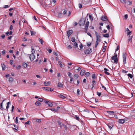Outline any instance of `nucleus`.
<instances>
[{"label": "nucleus", "mask_w": 135, "mask_h": 135, "mask_svg": "<svg viewBox=\"0 0 135 135\" xmlns=\"http://www.w3.org/2000/svg\"><path fill=\"white\" fill-rule=\"evenodd\" d=\"M89 75H90V73L89 72H86L85 73V75H86V77H88L89 76Z\"/></svg>", "instance_id": "37"}, {"label": "nucleus", "mask_w": 135, "mask_h": 135, "mask_svg": "<svg viewBox=\"0 0 135 135\" xmlns=\"http://www.w3.org/2000/svg\"><path fill=\"white\" fill-rule=\"evenodd\" d=\"M62 127L63 126V127H64L65 128V130H66L67 129V127L66 125H65L63 124H62Z\"/></svg>", "instance_id": "33"}, {"label": "nucleus", "mask_w": 135, "mask_h": 135, "mask_svg": "<svg viewBox=\"0 0 135 135\" xmlns=\"http://www.w3.org/2000/svg\"><path fill=\"white\" fill-rule=\"evenodd\" d=\"M67 48L68 49H70L72 48V47L71 45H69L68 46Z\"/></svg>", "instance_id": "54"}, {"label": "nucleus", "mask_w": 135, "mask_h": 135, "mask_svg": "<svg viewBox=\"0 0 135 135\" xmlns=\"http://www.w3.org/2000/svg\"><path fill=\"white\" fill-rule=\"evenodd\" d=\"M104 70L105 71V73L107 75H110V73H109L108 72H107V71H109V70H108L107 68H104Z\"/></svg>", "instance_id": "16"}, {"label": "nucleus", "mask_w": 135, "mask_h": 135, "mask_svg": "<svg viewBox=\"0 0 135 135\" xmlns=\"http://www.w3.org/2000/svg\"><path fill=\"white\" fill-rule=\"evenodd\" d=\"M13 80V79L12 77H10L9 78V82L11 83L12 82Z\"/></svg>", "instance_id": "31"}, {"label": "nucleus", "mask_w": 135, "mask_h": 135, "mask_svg": "<svg viewBox=\"0 0 135 135\" xmlns=\"http://www.w3.org/2000/svg\"><path fill=\"white\" fill-rule=\"evenodd\" d=\"M30 32H31V36H32L33 35H34L35 33L34 32H33V31H30Z\"/></svg>", "instance_id": "51"}, {"label": "nucleus", "mask_w": 135, "mask_h": 135, "mask_svg": "<svg viewBox=\"0 0 135 135\" xmlns=\"http://www.w3.org/2000/svg\"><path fill=\"white\" fill-rule=\"evenodd\" d=\"M35 104L37 106H40L41 105V103L38 101H37L35 103Z\"/></svg>", "instance_id": "20"}, {"label": "nucleus", "mask_w": 135, "mask_h": 135, "mask_svg": "<svg viewBox=\"0 0 135 135\" xmlns=\"http://www.w3.org/2000/svg\"><path fill=\"white\" fill-rule=\"evenodd\" d=\"M89 0H83L82 2L85 4H88L89 2Z\"/></svg>", "instance_id": "15"}, {"label": "nucleus", "mask_w": 135, "mask_h": 135, "mask_svg": "<svg viewBox=\"0 0 135 135\" xmlns=\"http://www.w3.org/2000/svg\"><path fill=\"white\" fill-rule=\"evenodd\" d=\"M31 49H32V54H33L34 53H35V51L34 50V49H33L32 48V46L31 47Z\"/></svg>", "instance_id": "38"}, {"label": "nucleus", "mask_w": 135, "mask_h": 135, "mask_svg": "<svg viewBox=\"0 0 135 135\" xmlns=\"http://www.w3.org/2000/svg\"><path fill=\"white\" fill-rule=\"evenodd\" d=\"M95 75L94 74H93L91 76V77L93 79H95Z\"/></svg>", "instance_id": "48"}, {"label": "nucleus", "mask_w": 135, "mask_h": 135, "mask_svg": "<svg viewBox=\"0 0 135 135\" xmlns=\"http://www.w3.org/2000/svg\"><path fill=\"white\" fill-rule=\"evenodd\" d=\"M98 42L99 41H98V40H97V41H96V43H95V48H96L97 45H98Z\"/></svg>", "instance_id": "40"}, {"label": "nucleus", "mask_w": 135, "mask_h": 135, "mask_svg": "<svg viewBox=\"0 0 135 135\" xmlns=\"http://www.w3.org/2000/svg\"><path fill=\"white\" fill-rule=\"evenodd\" d=\"M42 88L44 90H46V91H52L54 90V89H51V88H49V87H42Z\"/></svg>", "instance_id": "6"}, {"label": "nucleus", "mask_w": 135, "mask_h": 135, "mask_svg": "<svg viewBox=\"0 0 135 135\" xmlns=\"http://www.w3.org/2000/svg\"><path fill=\"white\" fill-rule=\"evenodd\" d=\"M71 41L73 42H75V39L74 37H73L71 38Z\"/></svg>", "instance_id": "34"}, {"label": "nucleus", "mask_w": 135, "mask_h": 135, "mask_svg": "<svg viewBox=\"0 0 135 135\" xmlns=\"http://www.w3.org/2000/svg\"><path fill=\"white\" fill-rule=\"evenodd\" d=\"M107 112L110 115H113L114 113V112L113 111H107Z\"/></svg>", "instance_id": "12"}, {"label": "nucleus", "mask_w": 135, "mask_h": 135, "mask_svg": "<svg viewBox=\"0 0 135 135\" xmlns=\"http://www.w3.org/2000/svg\"><path fill=\"white\" fill-rule=\"evenodd\" d=\"M92 51V49L89 48L85 50L84 51V52L85 54H90Z\"/></svg>", "instance_id": "3"}, {"label": "nucleus", "mask_w": 135, "mask_h": 135, "mask_svg": "<svg viewBox=\"0 0 135 135\" xmlns=\"http://www.w3.org/2000/svg\"><path fill=\"white\" fill-rule=\"evenodd\" d=\"M68 76L69 77H70L71 75V74L70 72H68Z\"/></svg>", "instance_id": "63"}, {"label": "nucleus", "mask_w": 135, "mask_h": 135, "mask_svg": "<svg viewBox=\"0 0 135 135\" xmlns=\"http://www.w3.org/2000/svg\"><path fill=\"white\" fill-rule=\"evenodd\" d=\"M58 96H59L60 98L62 99H64L66 97V96L62 95L61 94H59Z\"/></svg>", "instance_id": "11"}, {"label": "nucleus", "mask_w": 135, "mask_h": 135, "mask_svg": "<svg viewBox=\"0 0 135 135\" xmlns=\"http://www.w3.org/2000/svg\"><path fill=\"white\" fill-rule=\"evenodd\" d=\"M41 119H39L37 120H36V121L38 123H40L41 122Z\"/></svg>", "instance_id": "52"}, {"label": "nucleus", "mask_w": 135, "mask_h": 135, "mask_svg": "<svg viewBox=\"0 0 135 135\" xmlns=\"http://www.w3.org/2000/svg\"><path fill=\"white\" fill-rule=\"evenodd\" d=\"M38 41H39L40 43H41L42 44H43V40L40 38H39Z\"/></svg>", "instance_id": "39"}, {"label": "nucleus", "mask_w": 135, "mask_h": 135, "mask_svg": "<svg viewBox=\"0 0 135 135\" xmlns=\"http://www.w3.org/2000/svg\"><path fill=\"white\" fill-rule=\"evenodd\" d=\"M47 104L49 107H52L53 105L50 102H49Z\"/></svg>", "instance_id": "36"}, {"label": "nucleus", "mask_w": 135, "mask_h": 135, "mask_svg": "<svg viewBox=\"0 0 135 135\" xmlns=\"http://www.w3.org/2000/svg\"><path fill=\"white\" fill-rule=\"evenodd\" d=\"M128 77H129L131 78H132L133 77L132 75L130 74H128Z\"/></svg>", "instance_id": "42"}, {"label": "nucleus", "mask_w": 135, "mask_h": 135, "mask_svg": "<svg viewBox=\"0 0 135 135\" xmlns=\"http://www.w3.org/2000/svg\"><path fill=\"white\" fill-rule=\"evenodd\" d=\"M101 20L102 21H105L107 20V17H106L103 16H102L101 17Z\"/></svg>", "instance_id": "14"}, {"label": "nucleus", "mask_w": 135, "mask_h": 135, "mask_svg": "<svg viewBox=\"0 0 135 135\" xmlns=\"http://www.w3.org/2000/svg\"><path fill=\"white\" fill-rule=\"evenodd\" d=\"M80 92V90L79 89H78L77 93V94L78 95H79Z\"/></svg>", "instance_id": "53"}, {"label": "nucleus", "mask_w": 135, "mask_h": 135, "mask_svg": "<svg viewBox=\"0 0 135 135\" xmlns=\"http://www.w3.org/2000/svg\"><path fill=\"white\" fill-rule=\"evenodd\" d=\"M85 71L84 70H82L81 71L80 74L81 75H84Z\"/></svg>", "instance_id": "19"}, {"label": "nucleus", "mask_w": 135, "mask_h": 135, "mask_svg": "<svg viewBox=\"0 0 135 135\" xmlns=\"http://www.w3.org/2000/svg\"><path fill=\"white\" fill-rule=\"evenodd\" d=\"M120 1H121V2L123 3H126V0H120Z\"/></svg>", "instance_id": "43"}, {"label": "nucleus", "mask_w": 135, "mask_h": 135, "mask_svg": "<svg viewBox=\"0 0 135 135\" xmlns=\"http://www.w3.org/2000/svg\"><path fill=\"white\" fill-rule=\"evenodd\" d=\"M13 125L15 128H13V129L14 130L15 132H16L18 129V126L15 124H14Z\"/></svg>", "instance_id": "10"}, {"label": "nucleus", "mask_w": 135, "mask_h": 135, "mask_svg": "<svg viewBox=\"0 0 135 135\" xmlns=\"http://www.w3.org/2000/svg\"><path fill=\"white\" fill-rule=\"evenodd\" d=\"M78 5L79 8L80 9H81L82 7V5L80 3H79Z\"/></svg>", "instance_id": "44"}, {"label": "nucleus", "mask_w": 135, "mask_h": 135, "mask_svg": "<svg viewBox=\"0 0 135 135\" xmlns=\"http://www.w3.org/2000/svg\"><path fill=\"white\" fill-rule=\"evenodd\" d=\"M74 77L75 78H78L79 77V75L77 74H75L74 75Z\"/></svg>", "instance_id": "35"}, {"label": "nucleus", "mask_w": 135, "mask_h": 135, "mask_svg": "<svg viewBox=\"0 0 135 135\" xmlns=\"http://www.w3.org/2000/svg\"><path fill=\"white\" fill-rule=\"evenodd\" d=\"M15 123L17 124L18 123V117H16L15 119Z\"/></svg>", "instance_id": "55"}, {"label": "nucleus", "mask_w": 135, "mask_h": 135, "mask_svg": "<svg viewBox=\"0 0 135 135\" xmlns=\"http://www.w3.org/2000/svg\"><path fill=\"white\" fill-rule=\"evenodd\" d=\"M103 37H109V35L108 33H107L103 35Z\"/></svg>", "instance_id": "26"}, {"label": "nucleus", "mask_w": 135, "mask_h": 135, "mask_svg": "<svg viewBox=\"0 0 135 135\" xmlns=\"http://www.w3.org/2000/svg\"><path fill=\"white\" fill-rule=\"evenodd\" d=\"M23 66L24 68H26L27 66V63H24L23 64Z\"/></svg>", "instance_id": "27"}, {"label": "nucleus", "mask_w": 135, "mask_h": 135, "mask_svg": "<svg viewBox=\"0 0 135 135\" xmlns=\"http://www.w3.org/2000/svg\"><path fill=\"white\" fill-rule=\"evenodd\" d=\"M50 110L52 111H54L55 112H57V110L55 108H52L50 109Z\"/></svg>", "instance_id": "30"}, {"label": "nucleus", "mask_w": 135, "mask_h": 135, "mask_svg": "<svg viewBox=\"0 0 135 135\" xmlns=\"http://www.w3.org/2000/svg\"><path fill=\"white\" fill-rule=\"evenodd\" d=\"M106 46H104L103 48V49H102V51L103 52H104L106 50Z\"/></svg>", "instance_id": "41"}, {"label": "nucleus", "mask_w": 135, "mask_h": 135, "mask_svg": "<svg viewBox=\"0 0 135 135\" xmlns=\"http://www.w3.org/2000/svg\"><path fill=\"white\" fill-rule=\"evenodd\" d=\"M95 33L96 36V40H98V41H100V38H101L100 35L97 32L95 31Z\"/></svg>", "instance_id": "4"}, {"label": "nucleus", "mask_w": 135, "mask_h": 135, "mask_svg": "<svg viewBox=\"0 0 135 135\" xmlns=\"http://www.w3.org/2000/svg\"><path fill=\"white\" fill-rule=\"evenodd\" d=\"M1 65L3 70H4L6 68V66L4 64H2Z\"/></svg>", "instance_id": "24"}, {"label": "nucleus", "mask_w": 135, "mask_h": 135, "mask_svg": "<svg viewBox=\"0 0 135 135\" xmlns=\"http://www.w3.org/2000/svg\"><path fill=\"white\" fill-rule=\"evenodd\" d=\"M5 100H3V102H2L1 103V104H0V109H1V110H3V106H2V104H3V102Z\"/></svg>", "instance_id": "23"}, {"label": "nucleus", "mask_w": 135, "mask_h": 135, "mask_svg": "<svg viewBox=\"0 0 135 135\" xmlns=\"http://www.w3.org/2000/svg\"><path fill=\"white\" fill-rule=\"evenodd\" d=\"M35 58V56L33 54H31L30 56V59L31 61H33Z\"/></svg>", "instance_id": "7"}, {"label": "nucleus", "mask_w": 135, "mask_h": 135, "mask_svg": "<svg viewBox=\"0 0 135 135\" xmlns=\"http://www.w3.org/2000/svg\"><path fill=\"white\" fill-rule=\"evenodd\" d=\"M27 40V39L25 37L23 38V40L22 41H26Z\"/></svg>", "instance_id": "60"}, {"label": "nucleus", "mask_w": 135, "mask_h": 135, "mask_svg": "<svg viewBox=\"0 0 135 135\" xmlns=\"http://www.w3.org/2000/svg\"><path fill=\"white\" fill-rule=\"evenodd\" d=\"M124 18L126 19H127L128 18V15L127 14L125 15L124 16Z\"/></svg>", "instance_id": "56"}, {"label": "nucleus", "mask_w": 135, "mask_h": 135, "mask_svg": "<svg viewBox=\"0 0 135 135\" xmlns=\"http://www.w3.org/2000/svg\"><path fill=\"white\" fill-rule=\"evenodd\" d=\"M11 103L10 102H9L7 103L6 107V109L7 110H8V108H9V105Z\"/></svg>", "instance_id": "22"}, {"label": "nucleus", "mask_w": 135, "mask_h": 135, "mask_svg": "<svg viewBox=\"0 0 135 135\" xmlns=\"http://www.w3.org/2000/svg\"><path fill=\"white\" fill-rule=\"evenodd\" d=\"M62 15V13L60 12L58 14V16L59 17H61Z\"/></svg>", "instance_id": "49"}, {"label": "nucleus", "mask_w": 135, "mask_h": 135, "mask_svg": "<svg viewBox=\"0 0 135 135\" xmlns=\"http://www.w3.org/2000/svg\"><path fill=\"white\" fill-rule=\"evenodd\" d=\"M74 46L75 48H76L78 47V44L76 42H75L74 43Z\"/></svg>", "instance_id": "29"}, {"label": "nucleus", "mask_w": 135, "mask_h": 135, "mask_svg": "<svg viewBox=\"0 0 135 135\" xmlns=\"http://www.w3.org/2000/svg\"><path fill=\"white\" fill-rule=\"evenodd\" d=\"M38 100L39 101L42 102L43 100V99L42 98H39L38 99Z\"/></svg>", "instance_id": "46"}, {"label": "nucleus", "mask_w": 135, "mask_h": 135, "mask_svg": "<svg viewBox=\"0 0 135 135\" xmlns=\"http://www.w3.org/2000/svg\"><path fill=\"white\" fill-rule=\"evenodd\" d=\"M57 86L58 87H60L61 88H63V85L60 83H59L57 85Z\"/></svg>", "instance_id": "17"}, {"label": "nucleus", "mask_w": 135, "mask_h": 135, "mask_svg": "<svg viewBox=\"0 0 135 135\" xmlns=\"http://www.w3.org/2000/svg\"><path fill=\"white\" fill-rule=\"evenodd\" d=\"M89 21H87L85 25V32L87 33V30L88 29V27L89 25Z\"/></svg>", "instance_id": "5"}, {"label": "nucleus", "mask_w": 135, "mask_h": 135, "mask_svg": "<svg viewBox=\"0 0 135 135\" xmlns=\"http://www.w3.org/2000/svg\"><path fill=\"white\" fill-rule=\"evenodd\" d=\"M58 62L60 67H62V62L60 61H59Z\"/></svg>", "instance_id": "28"}, {"label": "nucleus", "mask_w": 135, "mask_h": 135, "mask_svg": "<svg viewBox=\"0 0 135 135\" xmlns=\"http://www.w3.org/2000/svg\"><path fill=\"white\" fill-rule=\"evenodd\" d=\"M118 122L120 123H123L124 122V120L123 119H119L118 120Z\"/></svg>", "instance_id": "18"}, {"label": "nucleus", "mask_w": 135, "mask_h": 135, "mask_svg": "<svg viewBox=\"0 0 135 135\" xmlns=\"http://www.w3.org/2000/svg\"><path fill=\"white\" fill-rule=\"evenodd\" d=\"M9 7V6L8 5H6L4 6V8H8Z\"/></svg>", "instance_id": "58"}, {"label": "nucleus", "mask_w": 135, "mask_h": 135, "mask_svg": "<svg viewBox=\"0 0 135 135\" xmlns=\"http://www.w3.org/2000/svg\"><path fill=\"white\" fill-rule=\"evenodd\" d=\"M112 60H114V62L116 64L118 62V58L117 57V55L115 54L114 56H112Z\"/></svg>", "instance_id": "1"}, {"label": "nucleus", "mask_w": 135, "mask_h": 135, "mask_svg": "<svg viewBox=\"0 0 135 135\" xmlns=\"http://www.w3.org/2000/svg\"><path fill=\"white\" fill-rule=\"evenodd\" d=\"M129 38L128 40L129 41L130 40H131L132 39V36H129Z\"/></svg>", "instance_id": "64"}, {"label": "nucleus", "mask_w": 135, "mask_h": 135, "mask_svg": "<svg viewBox=\"0 0 135 135\" xmlns=\"http://www.w3.org/2000/svg\"><path fill=\"white\" fill-rule=\"evenodd\" d=\"M126 55L127 54L126 53L123 52V63L124 64H125L126 63Z\"/></svg>", "instance_id": "2"}, {"label": "nucleus", "mask_w": 135, "mask_h": 135, "mask_svg": "<svg viewBox=\"0 0 135 135\" xmlns=\"http://www.w3.org/2000/svg\"><path fill=\"white\" fill-rule=\"evenodd\" d=\"M21 67V66H17L16 67V68L18 70H19L20 69Z\"/></svg>", "instance_id": "59"}, {"label": "nucleus", "mask_w": 135, "mask_h": 135, "mask_svg": "<svg viewBox=\"0 0 135 135\" xmlns=\"http://www.w3.org/2000/svg\"><path fill=\"white\" fill-rule=\"evenodd\" d=\"M12 31H10L9 32H7L6 33V34L7 36H8L9 34L11 35L12 34Z\"/></svg>", "instance_id": "25"}, {"label": "nucleus", "mask_w": 135, "mask_h": 135, "mask_svg": "<svg viewBox=\"0 0 135 135\" xmlns=\"http://www.w3.org/2000/svg\"><path fill=\"white\" fill-rule=\"evenodd\" d=\"M44 84L45 86H48L50 85V81H45L44 83Z\"/></svg>", "instance_id": "9"}, {"label": "nucleus", "mask_w": 135, "mask_h": 135, "mask_svg": "<svg viewBox=\"0 0 135 135\" xmlns=\"http://www.w3.org/2000/svg\"><path fill=\"white\" fill-rule=\"evenodd\" d=\"M108 126L109 128L111 129L113 126V123H109L108 125Z\"/></svg>", "instance_id": "13"}, {"label": "nucleus", "mask_w": 135, "mask_h": 135, "mask_svg": "<svg viewBox=\"0 0 135 135\" xmlns=\"http://www.w3.org/2000/svg\"><path fill=\"white\" fill-rule=\"evenodd\" d=\"M126 30L128 32L127 35H129L131 32V31H130L128 28H127L126 29Z\"/></svg>", "instance_id": "21"}, {"label": "nucleus", "mask_w": 135, "mask_h": 135, "mask_svg": "<svg viewBox=\"0 0 135 135\" xmlns=\"http://www.w3.org/2000/svg\"><path fill=\"white\" fill-rule=\"evenodd\" d=\"M97 94L99 97H100L101 95V93H100L97 92Z\"/></svg>", "instance_id": "57"}, {"label": "nucleus", "mask_w": 135, "mask_h": 135, "mask_svg": "<svg viewBox=\"0 0 135 135\" xmlns=\"http://www.w3.org/2000/svg\"><path fill=\"white\" fill-rule=\"evenodd\" d=\"M1 37L2 38H4L5 37V35L4 34L2 35H1Z\"/></svg>", "instance_id": "61"}, {"label": "nucleus", "mask_w": 135, "mask_h": 135, "mask_svg": "<svg viewBox=\"0 0 135 135\" xmlns=\"http://www.w3.org/2000/svg\"><path fill=\"white\" fill-rule=\"evenodd\" d=\"M73 33V31L72 30H70L67 31V35L69 37Z\"/></svg>", "instance_id": "8"}, {"label": "nucleus", "mask_w": 135, "mask_h": 135, "mask_svg": "<svg viewBox=\"0 0 135 135\" xmlns=\"http://www.w3.org/2000/svg\"><path fill=\"white\" fill-rule=\"evenodd\" d=\"M53 54L54 55L57 56H58V55H57V53L56 52H53Z\"/></svg>", "instance_id": "62"}, {"label": "nucleus", "mask_w": 135, "mask_h": 135, "mask_svg": "<svg viewBox=\"0 0 135 135\" xmlns=\"http://www.w3.org/2000/svg\"><path fill=\"white\" fill-rule=\"evenodd\" d=\"M56 1L55 0H52L51 1V3H53V4H55V3H56Z\"/></svg>", "instance_id": "47"}, {"label": "nucleus", "mask_w": 135, "mask_h": 135, "mask_svg": "<svg viewBox=\"0 0 135 135\" xmlns=\"http://www.w3.org/2000/svg\"><path fill=\"white\" fill-rule=\"evenodd\" d=\"M57 123H58V124L61 127H62V124H61V123L59 121H57Z\"/></svg>", "instance_id": "32"}, {"label": "nucleus", "mask_w": 135, "mask_h": 135, "mask_svg": "<svg viewBox=\"0 0 135 135\" xmlns=\"http://www.w3.org/2000/svg\"><path fill=\"white\" fill-rule=\"evenodd\" d=\"M75 119L77 120H79L80 118L79 117L77 116V115H75Z\"/></svg>", "instance_id": "45"}, {"label": "nucleus", "mask_w": 135, "mask_h": 135, "mask_svg": "<svg viewBox=\"0 0 135 135\" xmlns=\"http://www.w3.org/2000/svg\"><path fill=\"white\" fill-rule=\"evenodd\" d=\"M47 50L48 51L49 53H51L52 51V50L49 49H47Z\"/></svg>", "instance_id": "50"}]
</instances>
